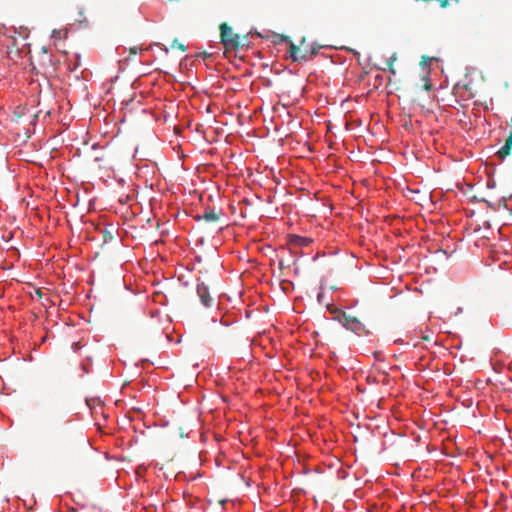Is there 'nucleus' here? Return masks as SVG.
Here are the masks:
<instances>
[{
	"label": "nucleus",
	"instance_id": "obj_1",
	"mask_svg": "<svg viewBox=\"0 0 512 512\" xmlns=\"http://www.w3.org/2000/svg\"><path fill=\"white\" fill-rule=\"evenodd\" d=\"M220 38L224 47L230 50H239L240 48H243L247 41L246 36L234 33L232 27L225 22L220 25Z\"/></svg>",
	"mask_w": 512,
	"mask_h": 512
},
{
	"label": "nucleus",
	"instance_id": "obj_2",
	"mask_svg": "<svg viewBox=\"0 0 512 512\" xmlns=\"http://www.w3.org/2000/svg\"><path fill=\"white\" fill-rule=\"evenodd\" d=\"M320 46L314 44L305 45V39L301 41V45L297 46L294 43L290 44L289 52L290 57L294 62H307L310 61L318 54Z\"/></svg>",
	"mask_w": 512,
	"mask_h": 512
},
{
	"label": "nucleus",
	"instance_id": "obj_3",
	"mask_svg": "<svg viewBox=\"0 0 512 512\" xmlns=\"http://www.w3.org/2000/svg\"><path fill=\"white\" fill-rule=\"evenodd\" d=\"M339 321L346 329H349L355 333L359 334L360 332L364 331V325L355 316L342 313L341 317L339 318Z\"/></svg>",
	"mask_w": 512,
	"mask_h": 512
},
{
	"label": "nucleus",
	"instance_id": "obj_4",
	"mask_svg": "<svg viewBox=\"0 0 512 512\" xmlns=\"http://www.w3.org/2000/svg\"><path fill=\"white\" fill-rule=\"evenodd\" d=\"M196 290L202 305L210 308L213 305L214 299L209 293V288L204 283H198Z\"/></svg>",
	"mask_w": 512,
	"mask_h": 512
},
{
	"label": "nucleus",
	"instance_id": "obj_5",
	"mask_svg": "<svg viewBox=\"0 0 512 512\" xmlns=\"http://www.w3.org/2000/svg\"><path fill=\"white\" fill-rule=\"evenodd\" d=\"M222 215H223V213L221 211L216 212L213 210H206V211H204L203 214L197 215L196 219L203 220L206 223L213 224V223H217L220 220Z\"/></svg>",
	"mask_w": 512,
	"mask_h": 512
},
{
	"label": "nucleus",
	"instance_id": "obj_6",
	"mask_svg": "<svg viewBox=\"0 0 512 512\" xmlns=\"http://www.w3.org/2000/svg\"><path fill=\"white\" fill-rule=\"evenodd\" d=\"M68 422L69 420H65L57 416H52L48 422V429L52 433H58L60 431V428Z\"/></svg>",
	"mask_w": 512,
	"mask_h": 512
},
{
	"label": "nucleus",
	"instance_id": "obj_7",
	"mask_svg": "<svg viewBox=\"0 0 512 512\" xmlns=\"http://www.w3.org/2000/svg\"><path fill=\"white\" fill-rule=\"evenodd\" d=\"M511 148H512V131L510 132V134L508 135V137L505 140L504 145L498 150L496 155L500 159H504V158H506L507 156L510 155Z\"/></svg>",
	"mask_w": 512,
	"mask_h": 512
},
{
	"label": "nucleus",
	"instance_id": "obj_8",
	"mask_svg": "<svg viewBox=\"0 0 512 512\" xmlns=\"http://www.w3.org/2000/svg\"><path fill=\"white\" fill-rule=\"evenodd\" d=\"M291 242L298 245V246H307L311 240L309 238H306V237H302V236H298V235H293L291 237Z\"/></svg>",
	"mask_w": 512,
	"mask_h": 512
},
{
	"label": "nucleus",
	"instance_id": "obj_9",
	"mask_svg": "<svg viewBox=\"0 0 512 512\" xmlns=\"http://www.w3.org/2000/svg\"><path fill=\"white\" fill-rule=\"evenodd\" d=\"M397 61V54L393 53L388 59H387V69L392 73L395 74L396 71L394 69V63Z\"/></svg>",
	"mask_w": 512,
	"mask_h": 512
},
{
	"label": "nucleus",
	"instance_id": "obj_10",
	"mask_svg": "<svg viewBox=\"0 0 512 512\" xmlns=\"http://www.w3.org/2000/svg\"><path fill=\"white\" fill-rule=\"evenodd\" d=\"M171 48H178L182 52L186 51V46L182 43H179L177 39H175L171 45Z\"/></svg>",
	"mask_w": 512,
	"mask_h": 512
},
{
	"label": "nucleus",
	"instance_id": "obj_11",
	"mask_svg": "<svg viewBox=\"0 0 512 512\" xmlns=\"http://www.w3.org/2000/svg\"><path fill=\"white\" fill-rule=\"evenodd\" d=\"M140 51H143V49H142V48H139V47H136V46H135V47H131V48L129 49V54H130V55H136V54H137L138 52H140Z\"/></svg>",
	"mask_w": 512,
	"mask_h": 512
},
{
	"label": "nucleus",
	"instance_id": "obj_12",
	"mask_svg": "<svg viewBox=\"0 0 512 512\" xmlns=\"http://www.w3.org/2000/svg\"><path fill=\"white\" fill-rule=\"evenodd\" d=\"M431 60H432V58H430V57H428V56H423V57H422V61H421V63H420V64H421L422 66L428 65V62H429V61H431Z\"/></svg>",
	"mask_w": 512,
	"mask_h": 512
},
{
	"label": "nucleus",
	"instance_id": "obj_13",
	"mask_svg": "<svg viewBox=\"0 0 512 512\" xmlns=\"http://www.w3.org/2000/svg\"><path fill=\"white\" fill-rule=\"evenodd\" d=\"M424 89L425 90H431L432 89V85L430 83H425Z\"/></svg>",
	"mask_w": 512,
	"mask_h": 512
},
{
	"label": "nucleus",
	"instance_id": "obj_14",
	"mask_svg": "<svg viewBox=\"0 0 512 512\" xmlns=\"http://www.w3.org/2000/svg\"><path fill=\"white\" fill-rule=\"evenodd\" d=\"M36 294H37V296H38L39 298H41V297H42V295H43V294H42V291H41V290H39V289H37V290H36Z\"/></svg>",
	"mask_w": 512,
	"mask_h": 512
},
{
	"label": "nucleus",
	"instance_id": "obj_15",
	"mask_svg": "<svg viewBox=\"0 0 512 512\" xmlns=\"http://www.w3.org/2000/svg\"><path fill=\"white\" fill-rule=\"evenodd\" d=\"M423 340H425V341H429V340H430V338H429L428 336H423Z\"/></svg>",
	"mask_w": 512,
	"mask_h": 512
},
{
	"label": "nucleus",
	"instance_id": "obj_16",
	"mask_svg": "<svg viewBox=\"0 0 512 512\" xmlns=\"http://www.w3.org/2000/svg\"><path fill=\"white\" fill-rule=\"evenodd\" d=\"M321 299H322V296H321V294H319L318 295V300L321 301Z\"/></svg>",
	"mask_w": 512,
	"mask_h": 512
}]
</instances>
